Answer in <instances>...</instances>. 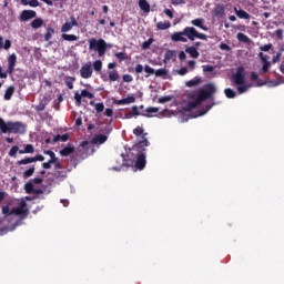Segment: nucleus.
Here are the masks:
<instances>
[{
  "label": "nucleus",
  "instance_id": "obj_28",
  "mask_svg": "<svg viewBox=\"0 0 284 284\" xmlns=\"http://www.w3.org/2000/svg\"><path fill=\"white\" fill-rule=\"evenodd\" d=\"M80 148H82V150H87L90 154H94V146L90 145V142L88 141L81 142Z\"/></svg>",
  "mask_w": 284,
  "mask_h": 284
},
{
  "label": "nucleus",
  "instance_id": "obj_17",
  "mask_svg": "<svg viewBox=\"0 0 284 284\" xmlns=\"http://www.w3.org/2000/svg\"><path fill=\"white\" fill-rule=\"evenodd\" d=\"M134 116H141V111H139L138 105H133L131 108V111H129L124 114V119H134Z\"/></svg>",
  "mask_w": 284,
  "mask_h": 284
},
{
  "label": "nucleus",
  "instance_id": "obj_14",
  "mask_svg": "<svg viewBox=\"0 0 284 284\" xmlns=\"http://www.w3.org/2000/svg\"><path fill=\"white\" fill-rule=\"evenodd\" d=\"M70 21L71 22H65L61 27V32H70V30H72V28L79 26V22L77 21V18H74L73 16L70 17Z\"/></svg>",
  "mask_w": 284,
  "mask_h": 284
},
{
  "label": "nucleus",
  "instance_id": "obj_42",
  "mask_svg": "<svg viewBox=\"0 0 284 284\" xmlns=\"http://www.w3.org/2000/svg\"><path fill=\"white\" fill-rule=\"evenodd\" d=\"M236 90L239 94H245L250 90V85L247 84H237Z\"/></svg>",
  "mask_w": 284,
  "mask_h": 284
},
{
  "label": "nucleus",
  "instance_id": "obj_22",
  "mask_svg": "<svg viewBox=\"0 0 284 284\" xmlns=\"http://www.w3.org/2000/svg\"><path fill=\"white\" fill-rule=\"evenodd\" d=\"M146 113H141L140 116H146L148 119H150V116H152L151 114H156V112H159V108L156 106H149L145 109Z\"/></svg>",
  "mask_w": 284,
  "mask_h": 284
},
{
  "label": "nucleus",
  "instance_id": "obj_32",
  "mask_svg": "<svg viewBox=\"0 0 284 284\" xmlns=\"http://www.w3.org/2000/svg\"><path fill=\"white\" fill-rule=\"evenodd\" d=\"M12 94H14V87L10 85L4 92V101H10V99H12Z\"/></svg>",
  "mask_w": 284,
  "mask_h": 284
},
{
  "label": "nucleus",
  "instance_id": "obj_47",
  "mask_svg": "<svg viewBox=\"0 0 284 284\" xmlns=\"http://www.w3.org/2000/svg\"><path fill=\"white\" fill-rule=\"evenodd\" d=\"M52 34H54V29L49 27L47 29V33L44 34V41H50L52 39Z\"/></svg>",
  "mask_w": 284,
  "mask_h": 284
},
{
  "label": "nucleus",
  "instance_id": "obj_36",
  "mask_svg": "<svg viewBox=\"0 0 284 284\" xmlns=\"http://www.w3.org/2000/svg\"><path fill=\"white\" fill-rule=\"evenodd\" d=\"M24 191L27 194H33L34 192V183L32 181H29L24 184Z\"/></svg>",
  "mask_w": 284,
  "mask_h": 284
},
{
  "label": "nucleus",
  "instance_id": "obj_52",
  "mask_svg": "<svg viewBox=\"0 0 284 284\" xmlns=\"http://www.w3.org/2000/svg\"><path fill=\"white\" fill-rule=\"evenodd\" d=\"M82 99H83V95H81L80 92H75V93H74V100H75V104H77V105H81Z\"/></svg>",
  "mask_w": 284,
  "mask_h": 284
},
{
  "label": "nucleus",
  "instance_id": "obj_41",
  "mask_svg": "<svg viewBox=\"0 0 284 284\" xmlns=\"http://www.w3.org/2000/svg\"><path fill=\"white\" fill-rule=\"evenodd\" d=\"M93 70L94 72H101V70H103V62L101 60H95L93 62Z\"/></svg>",
  "mask_w": 284,
  "mask_h": 284
},
{
  "label": "nucleus",
  "instance_id": "obj_11",
  "mask_svg": "<svg viewBox=\"0 0 284 284\" xmlns=\"http://www.w3.org/2000/svg\"><path fill=\"white\" fill-rule=\"evenodd\" d=\"M148 161L145 160V153H138L134 168L136 170H145Z\"/></svg>",
  "mask_w": 284,
  "mask_h": 284
},
{
  "label": "nucleus",
  "instance_id": "obj_12",
  "mask_svg": "<svg viewBox=\"0 0 284 284\" xmlns=\"http://www.w3.org/2000/svg\"><path fill=\"white\" fill-rule=\"evenodd\" d=\"M171 41H174V43H179L180 41L187 43V38H185L184 31H176L171 34Z\"/></svg>",
  "mask_w": 284,
  "mask_h": 284
},
{
  "label": "nucleus",
  "instance_id": "obj_58",
  "mask_svg": "<svg viewBox=\"0 0 284 284\" xmlns=\"http://www.w3.org/2000/svg\"><path fill=\"white\" fill-rule=\"evenodd\" d=\"M260 50H261L262 52H270V50H272V43L261 45V47H260Z\"/></svg>",
  "mask_w": 284,
  "mask_h": 284
},
{
  "label": "nucleus",
  "instance_id": "obj_9",
  "mask_svg": "<svg viewBox=\"0 0 284 284\" xmlns=\"http://www.w3.org/2000/svg\"><path fill=\"white\" fill-rule=\"evenodd\" d=\"M92 62H87L80 69V77L82 79H91L92 78Z\"/></svg>",
  "mask_w": 284,
  "mask_h": 284
},
{
  "label": "nucleus",
  "instance_id": "obj_35",
  "mask_svg": "<svg viewBox=\"0 0 284 284\" xmlns=\"http://www.w3.org/2000/svg\"><path fill=\"white\" fill-rule=\"evenodd\" d=\"M43 154H47V156H50V160H49L50 163H54L59 159V158H57V154L52 150L43 151Z\"/></svg>",
  "mask_w": 284,
  "mask_h": 284
},
{
  "label": "nucleus",
  "instance_id": "obj_33",
  "mask_svg": "<svg viewBox=\"0 0 284 284\" xmlns=\"http://www.w3.org/2000/svg\"><path fill=\"white\" fill-rule=\"evenodd\" d=\"M139 8L144 12H150V3L148 0H139Z\"/></svg>",
  "mask_w": 284,
  "mask_h": 284
},
{
  "label": "nucleus",
  "instance_id": "obj_6",
  "mask_svg": "<svg viewBox=\"0 0 284 284\" xmlns=\"http://www.w3.org/2000/svg\"><path fill=\"white\" fill-rule=\"evenodd\" d=\"M146 136L148 133H144L142 140L133 145V152H138V154H145V148L150 146V141H148Z\"/></svg>",
  "mask_w": 284,
  "mask_h": 284
},
{
  "label": "nucleus",
  "instance_id": "obj_27",
  "mask_svg": "<svg viewBox=\"0 0 284 284\" xmlns=\"http://www.w3.org/2000/svg\"><path fill=\"white\" fill-rule=\"evenodd\" d=\"M19 154H34V145L27 144L23 150H19Z\"/></svg>",
  "mask_w": 284,
  "mask_h": 284
},
{
  "label": "nucleus",
  "instance_id": "obj_34",
  "mask_svg": "<svg viewBox=\"0 0 284 284\" xmlns=\"http://www.w3.org/2000/svg\"><path fill=\"white\" fill-rule=\"evenodd\" d=\"M43 26V19L41 18H37L31 22V28H33V30H39V28H41Z\"/></svg>",
  "mask_w": 284,
  "mask_h": 284
},
{
  "label": "nucleus",
  "instance_id": "obj_62",
  "mask_svg": "<svg viewBox=\"0 0 284 284\" xmlns=\"http://www.w3.org/2000/svg\"><path fill=\"white\" fill-rule=\"evenodd\" d=\"M54 170H63V164L59 161V158L53 162Z\"/></svg>",
  "mask_w": 284,
  "mask_h": 284
},
{
  "label": "nucleus",
  "instance_id": "obj_64",
  "mask_svg": "<svg viewBox=\"0 0 284 284\" xmlns=\"http://www.w3.org/2000/svg\"><path fill=\"white\" fill-rule=\"evenodd\" d=\"M31 183H34L36 185H41L43 183V178H34L31 180Z\"/></svg>",
  "mask_w": 284,
  "mask_h": 284
},
{
  "label": "nucleus",
  "instance_id": "obj_20",
  "mask_svg": "<svg viewBox=\"0 0 284 284\" xmlns=\"http://www.w3.org/2000/svg\"><path fill=\"white\" fill-rule=\"evenodd\" d=\"M74 152V146L72 144H67L61 151L60 154L62 156H70V154H73Z\"/></svg>",
  "mask_w": 284,
  "mask_h": 284
},
{
  "label": "nucleus",
  "instance_id": "obj_24",
  "mask_svg": "<svg viewBox=\"0 0 284 284\" xmlns=\"http://www.w3.org/2000/svg\"><path fill=\"white\" fill-rule=\"evenodd\" d=\"M185 52L192 57V59H199L200 53L199 50H196V47H189L185 49Z\"/></svg>",
  "mask_w": 284,
  "mask_h": 284
},
{
  "label": "nucleus",
  "instance_id": "obj_48",
  "mask_svg": "<svg viewBox=\"0 0 284 284\" xmlns=\"http://www.w3.org/2000/svg\"><path fill=\"white\" fill-rule=\"evenodd\" d=\"M154 43V39L150 38L149 40L142 43V50H150V45Z\"/></svg>",
  "mask_w": 284,
  "mask_h": 284
},
{
  "label": "nucleus",
  "instance_id": "obj_38",
  "mask_svg": "<svg viewBox=\"0 0 284 284\" xmlns=\"http://www.w3.org/2000/svg\"><path fill=\"white\" fill-rule=\"evenodd\" d=\"M49 101L48 99H43V101H41L37 106H36V111L37 112H43V110H45V106L48 105Z\"/></svg>",
  "mask_w": 284,
  "mask_h": 284
},
{
  "label": "nucleus",
  "instance_id": "obj_25",
  "mask_svg": "<svg viewBox=\"0 0 284 284\" xmlns=\"http://www.w3.org/2000/svg\"><path fill=\"white\" fill-rule=\"evenodd\" d=\"M234 12H235L236 17H239V19H250V13H247L243 9L239 10L237 8H234Z\"/></svg>",
  "mask_w": 284,
  "mask_h": 284
},
{
  "label": "nucleus",
  "instance_id": "obj_60",
  "mask_svg": "<svg viewBox=\"0 0 284 284\" xmlns=\"http://www.w3.org/2000/svg\"><path fill=\"white\" fill-rule=\"evenodd\" d=\"M28 6H30V8H39L40 3L39 0H29Z\"/></svg>",
  "mask_w": 284,
  "mask_h": 284
},
{
  "label": "nucleus",
  "instance_id": "obj_13",
  "mask_svg": "<svg viewBox=\"0 0 284 284\" xmlns=\"http://www.w3.org/2000/svg\"><path fill=\"white\" fill-rule=\"evenodd\" d=\"M34 18H37V11L34 10H23L19 17L20 21H30V19Z\"/></svg>",
  "mask_w": 284,
  "mask_h": 284
},
{
  "label": "nucleus",
  "instance_id": "obj_46",
  "mask_svg": "<svg viewBox=\"0 0 284 284\" xmlns=\"http://www.w3.org/2000/svg\"><path fill=\"white\" fill-rule=\"evenodd\" d=\"M53 176L55 179H68V172H65V171H55L53 173Z\"/></svg>",
  "mask_w": 284,
  "mask_h": 284
},
{
  "label": "nucleus",
  "instance_id": "obj_43",
  "mask_svg": "<svg viewBox=\"0 0 284 284\" xmlns=\"http://www.w3.org/2000/svg\"><path fill=\"white\" fill-rule=\"evenodd\" d=\"M109 81H119V72L116 70L109 71Z\"/></svg>",
  "mask_w": 284,
  "mask_h": 284
},
{
  "label": "nucleus",
  "instance_id": "obj_21",
  "mask_svg": "<svg viewBox=\"0 0 284 284\" xmlns=\"http://www.w3.org/2000/svg\"><path fill=\"white\" fill-rule=\"evenodd\" d=\"M201 81H203V79H201V77H195L192 80H189L185 82L186 88H194L199 84H201Z\"/></svg>",
  "mask_w": 284,
  "mask_h": 284
},
{
  "label": "nucleus",
  "instance_id": "obj_16",
  "mask_svg": "<svg viewBox=\"0 0 284 284\" xmlns=\"http://www.w3.org/2000/svg\"><path fill=\"white\" fill-rule=\"evenodd\" d=\"M115 105H130V103H136V98L134 95H129L128 98L115 100Z\"/></svg>",
  "mask_w": 284,
  "mask_h": 284
},
{
  "label": "nucleus",
  "instance_id": "obj_31",
  "mask_svg": "<svg viewBox=\"0 0 284 284\" xmlns=\"http://www.w3.org/2000/svg\"><path fill=\"white\" fill-rule=\"evenodd\" d=\"M158 30H169V28H172V22L170 21H160L156 23Z\"/></svg>",
  "mask_w": 284,
  "mask_h": 284
},
{
  "label": "nucleus",
  "instance_id": "obj_30",
  "mask_svg": "<svg viewBox=\"0 0 284 284\" xmlns=\"http://www.w3.org/2000/svg\"><path fill=\"white\" fill-rule=\"evenodd\" d=\"M236 39L240 41V43H251L252 41L250 37L242 32L237 33Z\"/></svg>",
  "mask_w": 284,
  "mask_h": 284
},
{
  "label": "nucleus",
  "instance_id": "obj_23",
  "mask_svg": "<svg viewBox=\"0 0 284 284\" xmlns=\"http://www.w3.org/2000/svg\"><path fill=\"white\" fill-rule=\"evenodd\" d=\"M108 141V135L98 134L92 139V143H99V145H103Z\"/></svg>",
  "mask_w": 284,
  "mask_h": 284
},
{
  "label": "nucleus",
  "instance_id": "obj_39",
  "mask_svg": "<svg viewBox=\"0 0 284 284\" xmlns=\"http://www.w3.org/2000/svg\"><path fill=\"white\" fill-rule=\"evenodd\" d=\"M61 38L63 39V41H78L79 37H77L75 34H68V33H62Z\"/></svg>",
  "mask_w": 284,
  "mask_h": 284
},
{
  "label": "nucleus",
  "instance_id": "obj_50",
  "mask_svg": "<svg viewBox=\"0 0 284 284\" xmlns=\"http://www.w3.org/2000/svg\"><path fill=\"white\" fill-rule=\"evenodd\" d=\"M116 59L121 61H128V53L125 52H118L115 53Z\"/></svg>",
  "mask_w": 284,
  "mask_h": 284
},
{
  "label": "nucleus",
  "instance_id": "obj_44",
  "mask_svg": "<svg viewBox=\"0 0 284 284\" xmlns=\"http://www.w3.org/2000/svg\"><path fill=\"white\" fill-rule=\"evenodd\" d=\"M34 165H32L30 169L26 170L22 174L23 179H30L34 174Z\"/></svg>",
  "mask_w": 284,
  "mask_h": 284
},
{
  "label": "nucleus",
  "instance_id": "obj_26",
  "mask_svg": "<svg viewBox=\"0 0 284 284\" xmlns=\"http://www.w3.org/2000/svg\"><path fill=\"white\" fill-rule=\"evenodd\" d=\"M215 17H223L225 14V7L223 4H217L213 10Z\"/></svg>",
  "mask_w": 284,
  "mask_h": 284
},
{
  "label": "nucleus",
  "instance_id": "obj_55",
  "mask_svg": "<svg viewBox=\"0 0 284 284\" xmlns=\"http://www.w3.org/2000/svg\"><path fill=\"white\" fill-rule=\"evenodd\" d=\"M268 71H270V61L266 60L263 62L262 72L263 74H265Z\"/></svg>",
  "mask_w": 284,
  "mask_h": 284
},
{
  "label": "nucleus",
  "instance_id": "obj_54",
  "mask_svg": "<svg viewBox=\"0 0 284 284\" xmlns=\"http://www.w3.org/2000/svg\"><path fill=\"white\" fill-rule=\"evenodd\" d=\"M19 152V148L17 145L12 146L11 150L9 151V156H17V153Z\"/></svg>",
  "mask_w": 284,
  "mask_h": 284
},
{
  "label": "nucleus",
  "instance_id": "obj_51",
  "mask_svg": "<svg viewBox=\"0 0 284 284\" xmlns=\"http://www.w3.org/2000/svg\"><path fill=\"white\" fill-rule=\"evenodd\" d=\"M81 97H83L85 99H94V93L84 89L81 91Z\"/></svg>",
  "mask_w": 284,
  "mask_h": 284
},
{
  "label": "nucleus",
  "instance_id": "obj_1",
  "mask_svg": "<svg viewBox=\"0 0 284 284\" xmlns=\"http://www.w3.org/2000/svg\"><path fill=\"white\" fill-rule=\"evenodd\" d=\"M216 92V87L213 83L205 84L204 89H201L199 92L196 91H187L186 97L191 99L185 106V112H192V110H195V108H199L203 101H207V99H211L214 101V94Z\"/></svg>",
  "mask_w": 284,
  "mask_h": 284
},
{
  "label": "nucleus",
  "instance_id": "obj_18",
  "mask_svg": "<svg viewBox=\"0 0 284 284\" xmlns=\"http://www.w3.org/2000/svg\"><path fill=\"white\" fill-rule=\"evenodd\" d=\"M192 26H195V28H201V30H204V32H207L209 28L204 26L205 20L203 18H197L191 21Z\"/></svg>",
  "mask_w": 284,
  "mask_h": 284
},
{
  "label": "nucleus",
  "instance_id": "obj_29",
  "mask_svg": "<svg viewBox=\"0 0 284 284\" xmlns=\"http://www.w3.org/2000/svg\"><path fill=\"white\" fill-rule=\"evenodd\" d=\"M12 48V41L6 40L3 43V38L0 37V50H10Z\"/></svg>",
  "mask_w": 284,
  "mask_h": 284
},
{
  "label": "nucleus",
  "instance_id": "obj_56",
  "mask_svg": "<svg viewBox=\"0 0 284 284\" xmlns=\"http://www.w3.org/2000/svg\"><path fill=\"white\" fill-rule=\"evenodd\" d=\"M105 110V105L103 103H95V112L101 113Z\"/></svg>",
  "mask_w": 284,
  "mask_h": 284
},
{
  "label": "nucleus",
  "instance_id": "obj_49",
  "mask_svg": "<svg viewBox=\"0 0 284 284\" xmlns=\"http://www.w3.org/2000/svg\"><path fill=\"white\" fill-rule=\"evenodd\" d=\"M251 80L257 81V85H265V82H262L261 80H258V73L256 72L251 73Z\"/></svg>",
  "mask_w": 284,
  "mask_h": 284
},
{
  "label": "nucleus",
  "instance_id": "obj_63",
  "mask_svg": "<svg viewBox=\"0 0 284 284\" xmlns=\"http://www.w3.org/2000/svg\"><path fill=\"white\" fill-rule=\"evenodd\" d=\"M203 72H212L214 70V67L211 64L203 65Z\"/></svg>",
  "mask_w": 284,
  "mask_h": 284
},
{
  "label": "nucleus",
  "instance_id": "obj_61",
  "mask_svg": "<svg viewBox=\"0 0 284 284\" xmlns=\"http://www.w3.org/2000/svg\"><path fill=\"white\" fill-rule=\"evenodd\" d=\"M195 39H201L202 41H207V36L205 33H199V31H196Z\"/></svg>",
  "mask_w": 284,
  "mask_h": 284
},
{
  "label": "nucleus",
  "instance_id": "obj_3",
  "mask_svg": "<svg viewBox=\"0 0 284 284\" xmlns=\"http://www.w3.org/2000/svg\"><path fill=\"white\" fill-rule=\"evenodd\" d=\"M146 73L145 74V79L150 78L151 74H155V77H168V70L166 69H158L156 71L150 67L149 64H145L143 68V64H136L134 68V72H136V74H141V72Z\"/></svg>",
  "mask_w": 284,
  "mask_h": 284
},
{
  "label": "nucleus",
  "instance_id": "obj_10",
  "mask_svg": "<svg viewBox=\"0 0 284 284\" xmlns=\"http://www.w3.org/2000/svg\"><path fill=\"white\" fill-rule=\"evenodd\" d=\"M37 161H45V156L38 154L33 158H24L17 162V165H29V163H37Z\"/></svg>",
  "mask_w": 284,
  "mask_h": 284
},
{
  "label": "nucleus",
  "instance_id": "obj_37",
  "mask_svg": "<svg viewBox=\"0 0 284 284\" xmlns=\"http://www.w3.org/2000/svg\"><path fill=\"white\" fill-rule=\"evenodd\" d=\"M176 54V51L168 50L164 54V62L168 63V61H172Z\"/></svg>",
  "mask_w": 284,
  "mask_h": 284
},
{
  "label": "nucleus",
  "instance_id": "obj_2",
  "mask_svg": "<svg viewBox=\"0 0 284 284\" xmlns=\"http://www.w3.org/2000/svg\"><path fill=\"white\" fill-rule=\"evenodd\" d=\"M2 214L4 215V219H8V216H20V219H28V215L30 214V209L28 207V203L26 200H22L20 204L17 207H13L10 211V206L4 205L2 206Z\"/></svg>",
  "mask_w": 284,
  "mask_h": 284
},
{
  "label": "nucleus",
  "instance_id": "obj_57",
  "mask_svg": "<svg viewBox=\"0 0 284 284\" xmlns=\"http://www.w3.org/2000/svg\"><path fill=\"white\" fill-rule=\"evenodd\" d=\"M170 101H172V97L170 95H164L159 99V103H168Z\"/></svg>",
  "mask_w": 284,
  "mask_h": 284
},
{
  "label": "nucleus",
  "instance_id": "obj_19",
  "mask_svg": "<svg viewBox=\"0 0 284 284\" xmlns=\"http://www.w3.org/2000/svg\"><path fill=\"white\" fill-rule=\"evenodd\" d=\"M10 121L6 122L3 118H0V134H8L10 128Z\"/></svg>",
  "mask_w": 284,
  "mask_h": 284
},
{
  "label": "nucleus",
  "instance_id": "obj_15",
  "mask_svg": "<svg viewBox=\"0 0 284 284\" xmlns=\"http://www.w3.org/2000/svg\"><path fill=\"white\" fill-rule=\"evenodd\" d=\"M184 32V37L187 38L189 41H194V39H196V28L194 27H185L183 29Z\"/></svg>",
  "mask_w": 284,
  "mask_h": 284
},
{
  "label": "nucleus",
  "instance_id": "obj_40",
  "mask_svg": "<svg viewBox=\"0 0 284 284\" xmlns=\"http://www.w3.org/2000/svg\"><path fill=\"white\" fill-rule=\"evenodd\" d=\"M224 94L226 97V99H235L236 98V91L227 88L224 90Z\"/></svg>",
  "mask_w": 284,
  "mask_h": 284
},
{
  "label": "nucleus",
  "instance_id": "obj_5",
  "mask_svg": "<svg viewBox=\"0 0 284 284\" xmlns=\"http://www.w3.org/2000/svg\"><path fill=\"white\" fill-rule=\"evenodd\" d=\"M14 68H17V54L12 53L8 57V68L3 72V68L0 65V79H8V74L14 73Z\"/></svg>",
  "mask_w": 284,
  "mask_h": 284
},
{
  "label": "nucleus",
  "instance_id": "obj_7",
  "mask_svg": "<svg viewBox=\"0 0 284 284\" xmlns=\"http://www.w3.org/2000/svg\"><path fill=\"white\" fill-rule=\"evenodd\" d=\"M9 134H26V124L9 121Z\"/></svg>",
  "mask_w": 284,
  "mask_h": 284
},
{
  "label": "nucleus",
  "instance_id": "obj_8",
  "mask_svg": "<svg viewBox=\"0 0 284 284\" xmlns=\"http://www.w3.org/2000/svg\"><path fill=\"white\" fill-rule=\"evenodd\" d=\"M244 72V67L236 69L235 74L232 77L233 85H245V74H243Z\"/></svg>",
  "mask_w": 284,
  "mask_h": 284
},
{
  "label": "nucleus",
  "instance_id": "obj_45",
  "mask_svg": "<svg viewBox=\"0 0 284 284\" xmlns=\"http://www.w3.org/2000/svg\"><path fill=\"white\" fill-rule=\"evenodd\" d=\"M133 134L135 136H141L143 139V134H146L148 136V133H144V130H143V126H136L134 130H133Z\"/></svg>",
  "mask_w": 284,
  "mask_h": 284
},
{
  "label": "nucleus",
  "instance_id": "obj_53",
  "mask_svg": "<svg viewBox=\"0 0 284 284\" xmlns=\"http://www.w3.org/2000/svg\"><path fill=\"white\" fill-rule=\"evenodd\" d=\"M214 105H215V103L207 104L205 106V109L200 112V116H203V114H207V112H210V110H212V108H214Z\"/></svg>",
  "mask_w": 284,
  "mask_h": 284
},
{
  "label": "nucleus",
  "instance_id": "obj_59",
  "mask_svg": "<svg viewBox=\"0 0 284 284\" xmlns=\"http://www.w3.org/2000/svg\"><path fill=\"white\" fill-rule=\"evenodd\" d=\"M122 79H123L124 83H132L134 81V78H132V75H130V74H124L122 77Z\"/></svg>",
  "mask_w": 284,
  "mask_h": 284
},
{
  "label": "nucleus",
  "instance_id": "obj_4",
  "mask_svg": "<svg viewBox=\"0 0 284 284\" xmlns=\"http://www.w3.org/2000/svg\"><path fill=\"white\" fill-rule=\"evenodd\" d=\"M108 47V42L103 40V38L89 39V50L93 52H98V57H105V48Z\"/></svg>",
  "mask_w": 284,
  "mask_h": 284
}]
</instances>
